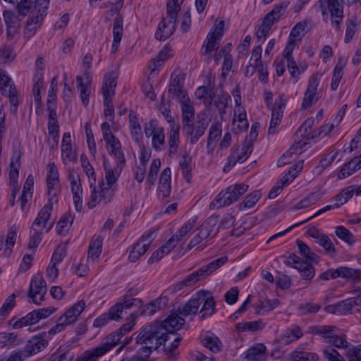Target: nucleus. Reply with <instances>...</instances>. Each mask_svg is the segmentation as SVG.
I'll use <instances>...</instances> for the list:
<instances>
[{
    "label": "nucleus",
    "mask_w": 361,
    "mask_h": 361,
    "mask_svg": "<svg viewBox=\"0 0 361 361\" xmlns=\"http://www.w3.org/2000/svg\"><path fill=\"white\" fill-rule=\"evenodd\" d=\"M41 10H40V14H37L36 16H32L28 18L25 28L24 30V36L25 37L29 39L32 37L35 32L37 30V27L39 26V23H41L44 17L47 15V9L48 8V3L47 1H44L41 4Z\"/></svg>",
    "instance_id": "25"
},
{
    "label": "nucleus",
    "mask_w": 361,
    "mask_h": 361,
    "mask_svg": "<svg viewBox=\"0 0 361 361\" xmlns=\"http://www.w3.org/2000/svg\"><path fill=\"white\" fill-rule=\"evenodd\" d=\"M176 245L174 237H171L164 245L154 252L148 260L149 263L158 262L164 255H168Z\"/></svg>",
    "instance_id": "42"
},
{
    "label": "nucleus",
    "mask_w": 361,
    "mask_h": 361,
    "mask_svg": "<svg viewBox=\"0 0 361 361\" xmlns=\"http://www.w3.org/2000/svg\"><path fill=\"white\" fill-rule=\"evenodd\" d=\"M296 244L302 259L295 254H291L286 259L287 265L298 271L314 269V266L320 262V257L303 241L297 240Z\"/></svg>",
    "instance_id": "4"
},
{
    "label": "nucleus",
    "mask_w": 361,
    "mask_h": 361,
    "mask_svg": "<svg viewBox=\"0 0 361 361\" xmlns=\"http://www.w3.org/2000/svg\"><path fill=\"white\" fill-rule=\"evenodd\" d=\"M90 195L87 202L89 209H93L99 204H107L111 202L115 195L112 189L106 187L105 183H100L98 186L90 180Z\"/></svg>",
    "instance_id": "7"
},
{
    "label": "nucleus",
    "mask_w": 361,
    "mask_h": 361,
    "mask_svg": "<svg viewBox=\"0 0 361 361\" xmlns=\"http://www.w3.org/2000/svg\"><path fill=\"white\" fill-rule=\"evenodd\" d=\"M3 18L6 25L7 39L12 40L19 32L21 20L16 13L9 10L4 11Z\"/></svg>",
    "instance_id": "23"
},
{
    "label": "nucleus",
    "mask_w": 361,
    "mask_h": 361,
    "mask_svg": "<svg viewBox=\"0 0 361 361\" xmlns=\"http://www.w3.org/2000/svg\"><path fill=\"white\" fill-rule=\"evenodd\" d=\"M178 164L183 178L188 183H190L192 179V157L187 153H185L180 157Z\"/></svg>",
    "instance_id": "45"
},
{
    "label": "nucleus",
    "mask_w": 361,
    "mask_h": 361,
    "mask_svg": "<svg viewBox=\"0 0 361 361\" xmlns=\"http://www.w3.org/2000/svg\"><path fill=\"white\" fill-rule=\"evenodd\" d=\"M232 126L233 130L235 133H242L247 130L249 123L247 119V114L244 107L234 108Z\"/></svg>",
    "instance_id": "30"
},
{
    "label": "nucleus",
    "mask_w": 361,
    "mask_h": 361,
    "mask_svg": "<svg viewBox=\"0 0 361 361\" xmlns=\"http://www.w3.org/2000/svg\"><path fill=\"white\" fill-rule=\"evenodd\" d=\"M160 166L161 161L159 159H155L152 161L146 180V183L149 186L154 185L157 180V173L159 172Z\"/></svg>",
    "instance_id": "61"
},
{
    "label": "nucleus",
    "mask_w": 361,
    "mask_h": 361,
    "mask_svg": "<svg viewBox=\"0 0 361 361\" xmlns=\"http://www.w3.org/2000/svg\"><path fill=\"white\" fill-rule=\"evenodd\" d=\"M133 295V290L130 289L128 293L123 296L121 301L110 309L109 314L111 319L116 321L120 319L123 313H127V310H130L133 306L137 299L130 298Z\"/></svg>",
    "instance_id": "21"
},
{
    "label": "nucleus",
    "mask_w": 361,
    "mask_h": 361,
    "mask_svg": "<svg viewBox=\"0 0 361 361\" xmlns=\"http://www.w3.org/2000/svg\"><path fill=\"white\" fill-rule=\"evenodd\" d=\"M48 345V341L42 336L33 337L25 347V351L30 356L41 351Z\"/></svg>",
    "instance_id": "39"
},
{
    "label": "nucleus",
    "mask_w": 361,
    "mask_h": 361,
    "mask_svg": "<svg viewBox=\"0 0 361 361\" xmlns=\"http://www.w3.org/2000/svg\"><path fill=\"white\" fill-rule=\"evenodd\" d=\"M169 339H171V336L167 335L166 329L159 322H157L145 326L137 335L136 343L149 344L150 348L154 349H158L163 345V350L166 355V359L176 360L178 358L179 353L176 352L175 350L179 345L182 338L176 336L173 341L168 345L166 342Z\"/></svg>",
    "instance_id": "1"
},
{
    "label": "nucleus",
    "mask_w": 361,
    "mask_h": 361,
    "mask_svg": "<svg viewBox=\"0 0 361 361\" xmlns=\"http://www.w3.org/2000/svg\"><path fill=\"white\" fill-rule=\"evenodd\" d=\"M73 204L77 212H80L82 209V188L81 180L71 185Z\"/></svg>",
    "instance_id": "46"
},
{
    "label": "nucleus",
    "mask_w": 361,
    "mask_h": 361,
    "mask_svg": "<svg viewBox=\"0 0 361 361\" xmlns=\"http://www.w3.org/2000/svg\"><path fill=\"white\" fill-rule=\"evenodd\" d=\"M262 193L261 190H257L247 195L244 200L238 205L240 211L252 208L262 197Z\"/></svg>",
    "instance_id": "48"
},
{
    "label": "nucleus",
    "mask_w": 361,
    "mask_h": 361,
    "mask_svg": "<svg viewBox=\"0 0 361 361\" xmlns=\"http://www.w3.org/2000/svg\"><path fill=\"white\" fill-rule=\"evenodd\" d=\"M123 18L117 16L114 20L113 25V36L114 39L111 46V52L117 51L123 36Z\"/></svg>",
    "instance_id": "38"
},
{
    "label": "nucleus",
    "mask_w": 361,
    "mask_h": 361,
    "mask_svg": "<svg viewBox=\"0 0 361 361\" xmlns=\"http://www.w3.org/2000/svg\"><path fill=\"white\" fill-rule=\"evenodd\" d=\"M65 256L66 252L63 247H59L56 248L53 253L50 264L47 268V271H59L56 264L62 262Z\"/></svg>",
    "instance_id": "58"
},
{
    "label": "nucleus",
    "mask_w": 361,
    "mask_h": 361,
    "mask_svg": "<svg viewBox=\"0 0 361 361\" xmlns=\"http://www.w3.org/2000/svg\"><path fill=\"white\" fill-rule=\"evenodd\" d=\"M228 94L221 92L220 94L216 95L214 92V97H212V104L217 109L219 114L222 116L226 113V109L228 105V101L230 99Z\"/></svg>",
    "instance_id": "50"
},
{
    "label": "nucleus",
    "mask_w": 361,
    "mask_h": 361,
    "mask_svg": "<svg viewBox=\"0 0 361 361\" xmlns=\"http://www.w3.org/2000/svg\"><path fill=\"white\" fill-rule=\"evenodd\" d=\"M355 193L357 195H361L360 185H350L343 189L341 192L336 195L331 202H335L338 204V208L345 204Z\"/></svg>",
    "instance_id": "35"
},
{
    "label": "nucleus",
    "mask_w": 361,
    "mask_h": 361,
    "mask_svg": "<svg viewBox=\"0 0 361 361\" xmlns=\"http://www.w3.org/2000/svg\"><path fill=\"white\" fill-rule=\"evenodd\" d=\"M180 103L182 111L183 123L192 121L195 116V109L188 96L183 97V99L178 100Z\"/></svg>",
    "instance_id": "41"
},
{
    "label": "nucleus",
    "mask_w": 361,
    "mask_h": 361,
    "mask_svg": "<svg viewBox=\"0 0 361 361\" xmlns=\"http://www.w3.org/2000/svg\"><path fill=\"white\" fill-rule=\"evenodd\" d=\"M45 1V0H20L17 4L16 8L18 13L21 16H25L28 13H32V16L40 14L41 4ZM48 5L49 4V0H46Z\"/></svg>",
    "instance_id": "27"
},
{
    "label": "nucleus",
    "mask_w": 361,
    "mask_h": 361,
    "mask_svg": "<svg viewBox=\"0 0 361 361\" xmlns=\"http://www.w3.org/2000/svg\"><path fill=\"white\" fill-rule=\"evenodd\" d=\"M75 80L82 104L84 106H87L92 92L91 78L89 75H86L84 80L81 76L78 75Z\"/></svg>",
    "instance_id": "29"
},
{
    "label": "nucleus",
    "mask_w": 361,
    "mask_h": 361,
    "mask_svg": "<svg viewBox=\"0 0 361 361\" xmlns=\"http://www.w3.org/2000/svg\"><path fill=\"white\" fill-rule=\"evenodd\" d=\"M22 152L16 151L13 153L11 158L9 164V180L10 184L13 188L18 185V179L19 176V169L21 166L20 159L22 157Z\"/></svg>",
    "instance_id": "34"
},
{
    "label": "nucleus",
    "mask_w": 361,
    "mask_h": 361,
    "mask_svg": "<svg viewBox=\"0 0 361 361\" xmlns=\"http://www.w3.org/2000/svg\"><path fill=\"white\" fill-rule=\"evenodd\" d=\"M168 137L169 155L173 157L178 152L180 143V127L178 124L174 122L171 123Z\"/></svg>",
    "instance_id": "32"
},
{
    "label": "nucleus",
    "mask_w": 361,
    "mask_h": 361,
    "mask_svg": "<svg viewBox=\"0 0 361 361\" xmlns=\"http://www.w3.org/2000/svg\"><path fill=\"white\" fill-rule=\"evenodd\" d=\"M264 327V324L261 320L249 322H242L238 323L236 325V328L239 331H256L262 329Z\"/></svg>",
    "instance_id": "62"
},
{
    "label": "nucleus",
    "mask_w": 361,
    "mask_h": 361,
    "mask_svg": "<svg viewBox=\"0 0 361 361\" xmlns=\"http://www.w3.org/2000/svg\"><path fill=\"white\" fill-rule=\"evenodd\" d=\"M252 152V143L245 142L243 146H233L231 149V154L224 166V172H229L237 163L242 164L245 161Z\"/></svg>",
    "instance_id": "11"
},
{
    "label": "nucleus",
    "mask_w": 361,
    "mask_h": 361,
    "mask_svg": "<svg viewBox=\"0 0 361 361\" xmlns=\"http://www.w3.org/2000/svg\"><path fill=\"white\" fill-rule=\"evenodd\" d=\"M202 305L200 309L201 320L207 317L211 316L215 310V301L213 297H209L207 293L204 291H199L195 294L190 300L179 309L180 314L183 315L196 314L200 306Z\"/></svg>",
    "instance_id": "3"
},
{
    "label": "nucleus",
    "mask_w": 361,
    "mask_h": 361,
    "mask_svg": "<svg viewBox=\"0 0 361 361\" xmlns=\"http://www.w3.org/2000/svg\"><path fill=\"white\" fill-rule=\"evenodd\" d=\"M303 334L300 327L294 326L284 331L281 336V341L285 344H289L302 336Z\"/></svg>",
    "instance_id": "49"
},
{
    "label": "nucleus",
    "mask_w": 361,
    "mask_h": 361,
    "mask_svg": "<svg viewBox=\"0 0 361 361\" xmlns=\"http://www.w3.org/2000/svg\"><path fill=\"white\" fill-rule=\"evenodd\" d=\"M154 239V231H148L145 233L138 240L132 245L128 258L130 262H135L149 248Z\"/></svg>",
    "instance_id": "14"
},
{
    "label": "nucleus",
    "mask_w": 361,
    "mask_h": 361,
    "mask_svg": "<svg viewBox=\"0 0 361 361\" xmlns=\"http://www.w3.org/2000/svg\"><path fill=\"white\" fill-rule=\"evenodd\" d=\"M73 222V216L71 214L67 213L63 215L59 221L56 229L59 234H64L68 231L71 225Z\"/></svg>",
    "instance_id": "57"
},
{
    "label": "nucleus",
    "mask_w": 361,
    "mask_h": 361,
    "mask_svg": "<svg viewBox=\"0 0 361 361\" xmlns=\"http://www.w3.org/2000/svg\"><path fill=\"white\" fill-rule=\"evenodd\" d=\"M360 169L361 157H355L342 166L338 173V178H345L352 175L353 173H355L357 170H360Z\"/></svg>",
    "instance_id": "40"
},
{
    "label": "nucleus",
    "mask_w": 361,
    "mask_h": 361,
    "mask_svg": "<svg viewBox=\"0 0 361 361\" xmlns=\"http://www.w3.org/2000/svg\"><path fill=\"white\" fill-rule=\"evenodd\" d=\"M17 236L16 228L12 227L7 233L5 242L6 248L4 250L3 255L4 257H9L12 252V249L16 243Z\"/></svg>",
    "instance_id": "56"
},
{
    "label": "nucleus",
    "mask_w": 361,
    "mask_h": 361,
    "mask_svg": "<svg viewBox=\"0 0 361 361\" xmlns=\"http://www.w3.org/2000/svg\"><path fill=\"white\" fill-rule=\"evenodd\" d=\"M47 195L49 201L48 202H51L53 204V202H56L58 201L57 195L59 194L60 192V183L59 181H51V180H47Z\"/></svg>",
    "instance_id": "59"
},
{
    "label": "nucleus",
    "mask_w": 361,
    "mask_h": 361,
    "mask_svg": "<svg viewBox=\"0 0 361 361\" xmlns=\"http://www.w3.org/2000/svg\"><path fill=\"white\" fill-rule=\"evenodd\" d=\"M61 160L65 166L69 164H75L78 162V152L73 148L71 142V135L69 132L63 133L61 145Z\"/></svg>",
    "instance_id": "19"
},
{
    "label": "nucleus",
    "mask_w": 361,
    "mask_h": 361,
    "mask_svg": "<svg viewBox=\"0 0 361 361\" xmlns=\"http://www.w3.org/2000/svg\"><path fill=\"white\" fill-rule=\"evenodd\" d=\"M338 277L352 279L360 281L361 272H322L319 276V279L322 280H329Z\"/></svg>",
    "instance_id": "47"
},
{
    "label": "nucleus",
    "mask_w": 361,
    "mask_h": 361,
    "mask_svg": "<svg viewBox=\"0 0 361 361\" xmlns=\"http://www.w3.org/2000/svg\"><path fill=\"white\" fill-rule=\"evenodd\" d=\"M103 165L105 171L106 187L112 189L113 191L116 192L118 189L116 182L121 175L125 164L116 162V166H111L109 161L104 159Z\"/></svg>",
    "instance_id": "18"
},
{
    "label": "nucleus",
    "mask_w": 361,
    "mask_h": 361,
    "mask_svg": "<svg viewBox=\"0 0 361 361\" xmlns=\"http://www.w3.org/2000/svg\"><path fill=\"white\" fill-rule=\"evenodd\" d=\"M183 0H169L166 4V14L169 20L163 18L159 23L155 33L156 39L164 41L171 37L176 30L177 25V15L180 10Z\"/></svg>",
    "instance_id": "5"
},
{
    "label": "nucleus",
    "mask_w": 361,
    "mask_h": 361,
    "mask_svg": "<svg viewBox=\"0 0 361 361\" xmlns=\"http://www.w3.org/2000/svg\"><path fill=\"white\" fill-rule=\"evenodd\" d=\"M166 300L164 298H157L147 305L142 310V314L153 315L157 310L164 308Z\"/></svg>",
    "instance_id": "54"
},
{
    "label": "nucleus",
    "mask_w": 361,
    "mask_h": 361,
    "mask_svg": "<svg viewBox=\"0 0 361 361\" xmlns=\"http://www.w3.org/2000/svg\"><path fill=\"white\" fill-rule=\"evenodd\" d=\"M103 239L100 236L93 238L89 245L88 257L92 261L98 258L102 252Z\"/></svg>",
    "instance_id": "53"
},
{
    "label": "nucleus",
    "mask_w": 361,
    "mask_h": 361,
    "mask_svg": "<svg viewBox=\"0 0 361 361\" xmlns=\"http://www.w3.org/2000/svg\"><path fill=\"white\" fill-rule=\"evenodd\" d=\"M314 122L312 119H307L305 121V123L302 125V126L295 133L294 135V144L290 147L291 150L293 151V153L295 155L300 154L302 152L303 150L305 149L306 146L307 145V138L305 137L304 134L302 133V129L305 128L307 125H310Z\"/></svg>",
    "instance_id": "31"
},
{
    "label": "nucleus",
    "mask_w": 361,
    "mask_h": 361,
    "mask_svg": "<svg viewBox=\"0 0 361 361\" xmlns=\"http://www.w3.org/2000/svg\"><path fill=\"white\" fill-rule=\"evenodd\" d=\"M47 283L42 276L37 274L33 276L31 280L28 297L35 304H39L44 300V296L47 294Z\"/></svg>",
    "instance_id": "15"
},
{
    "label": "nucleus",
    "mask_w": 361,
    "mask_h": 361,
    "mask_svg": "<svg viewBox=\"0 0 361 361\" xmlns=\"http://www.w3.org/2000/svg\"><path fill=\"white\" fill-rule=\"evenodd\" d=\"M291 357L293 361H316L318 355L314 353L295 350L293 352Z\"/></svg>",
    "instance_id": "64"
},
{
    "label": "nucleus",
    "mask_w": 361,
    "mask_h": 361,
    "mask_svg": "<svg viewBox=\"0 0 361 361\" xmlns=\"http://www.w3.org/2000/svg\"><path fill=\"white\" fill-rule=\"evenodd\" d=\"M171 171L169 167L164 169L161 173L157 193L159 198L164 199L170 195L171 192Z\"/></svg>",
    "instance_id": "33"
},
{
    "label": "nucleus",
    "mask_w": 361,
    "mask_h": 361,
    "mask_svg": "<svg viewBox=\"0 0 361 361\" xmlns=\"http://www.w3.org/2000/svg\"><path fill=\"white\" fill-rule=\"evenodd\" d=\"M85 306V302L83 300H79L66 310L61 317H63L64 321L68 325L73 324L76 322L78 317L84 310Z\"/></svg>",
    "instance_id": "36"
},
{
    "label": "nucleus",
    "mask_w": 361,
    "mask_h": 361,
    "mask_svg": "<svg viewBox=\"0 0 361 361\" xmlns=\"http://www.w3.org/2000/svg\"><path fill=\"white\" fill-rule=\"evenodd\" d=\"M180 307L182 305L179 306L177 312H171L164 321L159 323L166 329V334L169 336L171 335L176 336L174 331L179 330L185 324V319L182 317L184 315L179 312Z\"/></svg>",
    "instance_id": "22"
},
{
    "label": "nucleus",
    "mask_w": 361,
    "mask_h": 361,
    "mask_svg": "<svg viewBox=\"0 0 361 361\" xmlns=\"http://www.w3.org/2000/svg\"><path fill=\"white\" fill-rule=\"evenodd\" d=\"M206 129L207 125L202 120L196 122H194V121H188L183 124V130L188 137V141L190 145H195L204 135Z\"/></svg>",
    "instance_id": "20"
},
{
    "label": "nucleus",
    "mask_w": 361,
    "mask_h": 361,
    "mask_svg": "<svg viewBox=\"0 0 361 361\" xmlns=\"http://www.w3.org/2000/svg\"><path fill=\"white\" fill-rule=\"evenodd\" d=\"M322 16L330 13L331 25L336 30L340 29V25L343 19V8L338 0H319L318 1Z\"/></svg>",
    "instance_id": "10"
},
{
    "label": "nucleus",
    "mask_w": 361,
    "mask_h": 361,
    "mask_svg": "<svg viewBox=\"0 0 361 361\" xmlns=\"http://www.w3.org/2000/svg\"><path fill=\"white\" fill-rule=\"evenodd\" d=\"M36 310H33L25 317H21L13 324L15 329H20L24 326L35 324L39 322Z\"/></svg>",
    "instance_id": "52"
},
{
    "label": "nucleus",
    "mask_w": 361,
    "mask_h": 361,
    "mask_svg": "<svg viewBox=\"0 0 361 361\" xmlns=\"http://www.w3.org/2000/svg\"><path fill=\"white\" fill-rule=\"evenodd\" d=\"M266 346L262 343H258L250 348L245 354V358L248 361L263 360L266 358Z\"/></svg>",
    "instance_id": "43"
},
{
    "label": "nucleus",
    "mask_w": 361,
    "mask_h": 361,
    "mask_svg": "<svg viewBox=\"0 0 361 361\" xmlns=\"http://www.w3.org/2000/svg\"><path fill=\"white\" fill-rule=\"evenodd\" d=\"M215 92L214 86L209 84L207 86L199 87L196 90L195 95L197 99L202 100L204 106L208 108L212 105V97Z\"/></svg>",
    "instance_id": "37"
},
{
    "label": "nucleus",
    "mask_w": 361,
    "mask_h": 361,
    "mask_svg": "<svg viewBox=\"0 0 361 361\" xmlns=\"http://www.w3.org/2000/svg\"><path fill=\"white\" fill-rule=\"evenodd\" d=\"M286 99L284 94H281L274 101L272 108L270 125L268 129V135H274L278 131V127L281 123L283 110L286 106Z\"/></svg>",
    "instance_id": "16"
},
{
    "label": "nucleus",
    "mask_w": 361,
    "mask_h": 361,
    "mask_svg": "<svg viewBox=\"0 0 361 361\" xmlns=\"http://www.w3.org/2000/svg\"><path fill=\"white\" fill-rule=\"evenodd\" d=\"M0 92L2 95L7 97L11 105V111L16 114L19 105L18 92L11 78L6 71L0 69Z\"/></svg>",
    "instance_id": "12"
},
{
    "label": "nucleus",
    "mask_w": 361,
    "mask_h": 361,
    "mask_svg": "<svg viewBox=\"0 0 361 361\" xmlns=\"http://www.w3.org/2000/svg\"><path fill=\"white\" fill-rule=\"evenodd\" d=\"M104 140L108 153L115 159L116 162L126 164L125 155L120 140L115 135Z\"/></svg>",
    "instance_id": "26"
},
{
    "label": "nucleus",
    "mask_w": 361,
    "mask_h": 361,
    "mask_svg": "<svg viewBox=\"0 0 361 361\" xmlns=\"http://www.w3.org/2000/svg\"><path fill=\"white\" fill-rule=\"evenodd\" d=\"M224 27V21H220L209 32L201 49V54L207 61H210L213 57V52L219 49Z\"/></svg>",
    "instance_id": "8"
},
{
    "label": "nucleus",
    "mask_w": 361,
    "mask_h": 361,
    "mask_svg": "<svg viewBox=\"0 0 361 361\" xmlns=\"http://www.w3.org/2000/svg\"><path fill=\"white\" fill-rule=\"evenodd\" d=\"M288 5L289 2L286 1L275 5L274 8L264 17L262 25L271 29L272 25L285 13Z\"/></svg>",
    "instance_id": "28"
},
{
    "label": "nucleus",
    "mask_w": 361,
    "mask_h": 361,
    "mask_svg": "<svg viewBox=\"0 0 361 361\" xmlns=\"http://www.w3.org/2000/svg\"><path fill=\"white\" fill-rule=\"evenodd\" d=\"M248 188V185L245 183L230 185L225 190L219 192L210 203L209 208L211 209H216L231 204L246 192Z\"/></svg>",
    "instance_id": "6"
},
{
    "label": "nucleus",
    "mask_w": 361,
    "mask_h": 361,
    "mask_svg": "<svg viewBox=\"0 0 361 361\" xmlns=\"http://www.w3.org/2000/svg\"><path fill=\"white\" fill-rule=\"evenodd\" d=\"M173 56L172 49L169 46H165L159 53L155 61L154 62V68H152L154 71L156 68L161 66L164 61L168 60Z\"/></svg>",
    "instance_id": "63"
},
{
    "label": "nucleus",
    "mask_w": 361,
    "mask_h": 361,
    "mask_svg": "<svg viewBox=\"0 0 361 361\" xmlns=\"http://www.w3.org/2000/svg\"><path fill=\"white\" fill-rule=\"evenodd\" d=\"M197 222V218L193 217L188 220L176 232L174 237V243L177 244L178 242L181 241L186 236V235L195 227Z\"/></svg>",
    "instance_id": "51"
},
{
    "label": "nucleus",
    "mask_w": 361,
    "mask_h": 361,
    "mask_svg": "<svg viewBox=\"0 0 361 361\" xmlns=\"http://www.w3.org/2000/svg\"><path fill=\"white\" fill-rule=\"evenodd\" d=\"M335 233L339 239L345 242L348 245H353L355 242V239L353 233L343 226L336 227Z\"/></svg>",
    "instance_id": "60"
},
{
    "label": "nucleus",
    "mask_w": 361,
    "mask_h": 361,
    "mask_svg": "<svg viewBox=\"0 0 361 361\" xmlns=\"http://www.w3.org/2000/svg\"><path fill=\"white\" fill-rule=\"evenodd\" d=\"M52 209L51 202H47L44 205L32 223V231L43 233L44 231L48 233L51 230L54 225V221H50Z\"/></svg>",
    "instance_id": "13"
},
{
    "label": "nucleus",
    "mask_w": 361,
    "mask_h": 361,
    "mask_svg": "<svg viewBox=\"0 0 361 361\" xmlns=\"http://www.w3.org/2000/svg\"><path fill=\"white\" fill-rule=\"evenodd\" d=\"M202 344L212 353H216L221 350L222 344L218 337L212 336H206L202 341Z\"/></svg>",
    "instance_id": "55"
},
{
    "label": "nucleus",
    "mask_w": 361,
    "mask_h": 361,
    "mask_svg": "<svg viewBox=\"0 0 361 361\" xmlns=\"http://www.w3.org/2000/svg\"><path fill=\"white\" fill-rule=\"evenodd\" d=\"M130 320L123 324L119 329L105 337L98 346L91 350H86L83 355L75 361H97L99 357L103 356L115 347L123 335L132 330L135 325L134 321L135 319L133 313L130 314Z\"/></svg>",
    "instance_id": "2"
},
{
    "label": "nucleus",
    "mask_w": 361,
    "mask_h": 361,
    "mask_svg": "<svg viewBox=\"0 0 361 361\" xmlns=\"http://www.w3.org/2000/svg\"><path fill=\"white\" fill-rule=\"evenodd\" d=\"M145 137L152 139V147L156 152L166 149V137L164 128L159 126L156 120H150L144 124Z\"/></svg>",
    "instance_id": "9"
},
{
    "label": "nucleus",
    "mask_w": 361,
    "mask_h": 361,
    "mask_svg": "<svg viewBox=\"0 0 361 361\" xmlns=\"http://www.w3.org/2000/svg\"><path fill=\"white\" fill-rule=\"evenodd\" d=\"M216 222V219L214 218H209L204 221L200 228V231L198 233L200 238L204 240H207L208 238H211L214 236L216 233V229L215 228Z\"/></svg>",
    "instance_id": "44"
},
{
    "label": "nucleus",
    "mask_w": 361,
    "mask_h": 361,
    "mask_svg": "<svg viewBox=\"0 0 361 361\" xmlns=\"http://www.w3.org/2000/svg\"><path fill=\"white\" fill-rule=\"evenodd\" d=\"M184 78L180 73L174 71L171 78L169 87V94L172 99H181L183 97H188V94L183 88Z\"/></svg>",
    "instance_id": "24"
},
{
    "label": "nucleus",
    "mask_w": 361,
    "mask_h": 361,
    "mask_svg": "<svg viewBox=\"0 0 361 361\" xmlns=\"http://www.w3.org/2000/svg\"><path fill=\"white\" fill-rule=\"evenodd\" d=\"M319 82L320 77L318 73H314L310 78L301 105L302 109L311 107L319 99L317 88Z\"/></svg>",
    "instance_id": "17"
}]
</instances>
